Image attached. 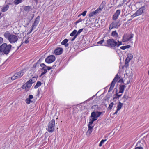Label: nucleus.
I'll list each match as a JSON object with an SVG mask.
<instances>
[{
    "label": "nucleus",
    "instance_id": "e2e57ef3",
    "mask_svg": "<svg viewBox=\"0 0 149 149\" xmlns=\"http://www.w3.org/2000/svg\"><path fill=\"white\" fill-rule=\"evenodd\" d=\"M148 74L149 75V70L148 71Z\"/></svg>",
    "mask_w": 149,
    "mask_h": 149
},
{
    "label": "nucleus",
    "instance_id": "f8f14e48",
    "mask_svg": "<svg viewBox=\"0 0 149 149\" xmlns=\"http://www.w3.org/2000/svg\"><path fill=\"white\" fill-rule=\"evenodd\" d=\"M120 13V10H117L115 13L113 15L112 19L113 20H116L118 18Z\"/></svg>",
    "mask_w": 149,
    "mask_h": 149
},
{
    "label": "nucleus",
    "instance_id": "412c9836",
    "mask_svg": "<svg viewBox=\"0 0 149 149\" xmlns=\"http://www.w3.org/2000/svg\"><path fill=\"white\" fill-rule=\"evenodd\" d=\"M97 118H91L89 119V122L88 124V125L92 126L93 122L97 120Z\"/></svg>",
    "mask_w": 149,
    "mask_h": 149
},
{
    "label": "nucleus",
    "instance_id": "ddd939ff",
    "mask_svg": "<svg viewBox=\"0 0 149 149\" xmlns=\"http://www.w3.org/2000/svg\"><path fill=\"white\" fill-rule=\"evenodd\" d=\"M145 9V6H143L140 8L136 12V14L137 15L139 16L143 12V10Z\"/></svg>",
    "mask_w": 149,
    "mask_h": 149
},
{
    "label": "nucleus",
    "instance_id": "ea45409f",
    "mask_svg": "<svg viewBox=\"0 0 149 149\" xmlns=\"http://www.w3.org/2000/svg\"><path fill=\"white\" fill-rule=\"evenodd\" d=\"M86 11H84L82 13H81V15L83 16H85L86 15Z\"/></svg>",
    "mask_w": 149,
    "mask_h": 149
},
{
    "label": "nucleus",
    "instance_id": "4d7b16f0",
    "mask_svg": "<svg viewBox=\"0 0 149 149\" xmlns=\"http://www.w3.org/2000/svg\"><path fill=\"white\" fill-rule=\"evenodd\" d=\"M56 66V65H54L53 66H52V67H53V68H54Z\"/></svg>",
    "mask_w": 149,
    "mask_h": 149
},
{
    "label": "nucleus",
    "instance_id": "c03bdc74",
    "mask_svg": "<svg viewBox=\"0 0 149 149\" xmlns=\"http://www.w3.org/2000/svg\"><path fill=\"white\" fill-rule=\"evenodd\" d=\"M77 36L75 35L74 36V37L72 38V39L71 40L72 41H73L75 39L77 38Z\"/></svg>",
    "mask_w": 149,
    "mask_h": 149
},
{
    "label": "nucleus",
    "instance_id": "bf43d9fd",
    "mask_svg": "<svg viewBox=\"0 0 149 149\" xmlns=\"http://www.w3.org/2000/svg\"><path fill=\"white\" fill-rule=\"evenodd\" d=\"M22 45V44H21V45H20L19 47H18V49H19V48L20 47V46H21V45Z\"/></svg>",
    "mask_w": 149,
    "mask_h": 149
},
{
    "label": "nucleus",
    "instance_id": "c756f323",
    "mask_svg": "<svg viewBox=\"0 0 149 149\" xmlns=\"http://www.w3.org/2000/svg\"><path fill=\"white\" fill-rule=\"evenodd\" d=\"M31 9V7L29 6H25L24 8V10L26 11H29Z\"/></svg>",
    "mask_w": 149,
    "mask_h": 149
},
{
    "label": "nucleus",
    "instance_id": "58836bf2",
    "mask_svg": "<svg viewBox=\"0 0 149 149\" xmlns=\"http://www.w3.org/2000/svg\"><path fill=\"white\" fill-rule=\"evenodd\" d=\"M84 19L82 20L80 18L76 22V24H77V23H79L80 22H81L83 20H84Z\"/></svg>",
    "mask_w": 149,
    "mask_h": 149
},
{
    "label": "nucleus",
    "instance_id": "a19ab883",
    "mask_svg": "<svg viewBox=\"0 0 149 149\" xmlns=\"http://www.w3.org/2000/svg\"><path fill=\"white\" fill-rule=\"evenodd\" d=\"M3 38L1 37H0V45L2 44L3 43Z\"/></svg>",
    "mask_w": 149,
    "mask_h": 149
},
{
    "label": "nucleus",
    "instance_id": "6e6d98bb",
    "mask_svg": "<svg viewBox=\"0 0 149 149\" xmlns=\"http://www.w3.org/2000/svg\"><path fill=\"white\" fill-rule=\"evenodd\" d=\"M132 20V19H129L128 20H127V23H128V22H129V21H131V20Z\"/></svg>",
    "mask_w": 149,
    "mask_h": 149
},
{
    "label": "nucleus",
    "instance_id": "603ef678",
    "mask_svg": "<svg viewBox=\"0 0 149 149\" xmlns=\"http://www.w3.org/2000/svg\"><path fill=\"white\" fill-rule=\"evenodd\" d=\"M119 110H118V109L113 114L115 115V114H117L118 111H119Z\"/></svg>",
    "mask_w": 149,
    "mask_h": 149
},
{
    "label": "nucleus",
    "instance_id": "0e129e2a",
    "mask_svg": "<svg viewBox=\"0 0 149 149\" xmlns=\"http://www.w3.org/2000/svg\"><path fill=\"white\" fill-rule=\"evenodd\" d=\"M38 17H39V16H38Z\"/></svg>",
    "mask_w": 149,
    "mask_h": 149
},
{
    "label": "nucleus",
    "instance_id": "393cba45",
    "mask_svg": "<svg viewBox=\"0 0 149 149\" xmlns=\"http://www.w3.org/2000/svg\"><path fill=\"white\" fill-rule=\"evenodd\" d=\"M127 57L126 58V60L130 61L133 58L132 55L130 54H129L127 55Z\"/></svg>",
    "mask_w": 149,
    "mask_h": 149
},
{
    "label": "nucleus",
    "instance_id": "4c0bfd02",
    "mask_svg": "<svg viewBox=\"0 0 149 149\" xmlns=\"http://www.w3.org/2000/svg\"><path fill=\"white\" fill-rule=\"evenodd\" d=\"M117 44L118 45H117L116 47H118L120 45H122V42L121 41H118L117 42Z\"/></svg>",
    "mask_w": 149,
    "mask_h": 149
},
{
    "label": "nucleus",
    "instance_id": "423d86ee",
    "mask_svg": "<svg viewBox=\"0 0 149 149\" xmlns=\"http://www.w3.org/2000/svg\"><path fill=\"white\" fill-rule=\"evenodd\" d=\"M121 24L119 20L113 22L109 25V29L111 30L113 28H118L121 25Z\"/></svg>",
    "mask_w": 149,
    "mask_h": 149
},
{
    "label": "nucleus",
    "instance_id": "5fc2aeb1",
    "mask_svg": "<svg viewBox=\"0 0 149 149\" xmlns=\"http://www.w3.org/2000/svg\"><path fill=\"white\" fill-rule=\"evenodd\" d=\"M35 87V88H37V83H36V85L35 86V87Z\"/></svg>",
    "mask_w": 149,
    "mask_h": 149
},
{
    "label": "nucleus",
    "instance_id": "a211bd4d",
    "mask_svg": "<svg viewBox=\"0 0 149 149\" xmlns=\"http://www.w3.org/2000/svg\"><path fill=\"white\" fill-rule=\"evenodd\" d=\"M111 35L115 38H116L118 37V34L116 30L112 31Z\"/></svg>",
    "mask_w": 149,
    "mask_h": 149
},
{
    "label": "nucleus",
    "instance_id": "864d4df0",
    "mask_svg": "<svg viewBox=\"0 0 149 149\" xmlns=\"http://www.w3.org/2000/svg\"><path fill=\"white\" fill-rule=\"evenodd\" d=\"M29 42V41L28 40H25V41L24 42L26 44L28 43Z\"/></svg>",
    "mask_w": 149,
    "mask_h": 149
},
{
    "label": "nucleus",
    "instance_id": "a18cd8bd",
    "mask_svg": "<svg viewBox=\"0 0 149 149\" xmlns=\"http://www.w3.org/2000/svg\"><path fill=\"white\" fill-rule=\"evenodd\" d=\"M119 82H121L122 83H124L123 81V79L122 78L120 79Z\"/></svg>",
    "mask_w": 149,
    "mask_h": 149
},
{
    "label": "nucleus",
    "instance_id": "680f3d73",
    "mask_svg": "<svg viewBox=\"0 0 149 149\" xmlns=\"http://www.w3.org/2000/svg\"><path fill=\"white\" fill-rule=\"evenodd\" d=\"M1 13L0 12V16H1Z\"/></svg>",
    "mask_w": 149,
    "mask_h": 149
},
{
    "label": "nucleus",
    "instance_id": "0eeeda50",
    "mask_svg": "<svg viewBox=\"0 0 149 149\" xmlns=\"http://www.w3.org/2000/svg\"><path fill=\"white\" fill-rule=\"evenodd\" d=\"M133 36L134 35L132 34H125L123 37L122 41L124 42H127L133 38Z\"/></svg>",
    "mask_w": 149,
    "mask_h": 149
},
{
    "label": "nucleus",
    "instance_id": "79ce46f5",
    "mask_svg": "<svg viewBox=\"0 0 149 149\" xmlns=\"http://www.w3.org/2000/svg\"><path fill=\"white\" fill-rule=\"evenodd\" d=\"M138 16L136 14V13H135L134 14L131 16V17L133 18L135 17L136 16Z\"/></svg>",
    "mask_w": 149,
    "mask_h": 149
},
{
    "label": "nucleus",
    "instance_id": "6e6552de",
    "mask_svg": "<svg viewBox=\"0 0 149 149\" xmlns=\"http://www.w3.org/2000/svg\"><path fill=\"white\" fill-rule=\"evenodd\" d=\"M23 75V72L21 71L15 74L14 75L11 77V79L13 80H15L21 77Z\"/></svg>",
    "mask_w": 149,
    "mask_h": 149
},
{
    "label": "nucleus",
    "instance_id": "1a4fd4ad",
    "mask_svg": "<svg viewBox=\"0 0 149 149\" xmlns=\"http://www.w3.org/2000/svg\"><path fill=\"white\" fill-rule=\"evenodd\" d=\"M55 60V57L54 55L48 56L45 59V61L48 63H51Z\"/></svg>",
    "mask_w": 149,
    "mask_h": 149
},
{
    "label": "nucleus",
    "instance_id": "72a5a7b5",
    "mask_svg": "<svg viewBox=\"0 0 149 149\" xmlns=\"http://www.w3.org/2000/svg\"><path fill=\"white\" fill-rule=\"evenodd\" d=\"M130 61H128V60H127L125 59V64L124 65V67L125 68H127L129 66L128 63Z\"/></svg>",
    "mask_w": 149,
    "mask_h": 149
},
{
    "label": "nucleus",
    "instance_id": "f704fd0d",
    "mask_svg": "<svg viewBox=\"0 0 149 149\" xmlns=\"http://www.w3.org/2000/svg\"><path fill=\"white\" fill-rule=\"evenodd\" d=\"M114 104L113 102H111L110 103V104L109 105L108 108L109 109H111L112 108L113 105Z\"/></svg>",
    "mask_w": 149,
    "mask_h": 149
},
{
    "label": "nucleus",
    "instance_id": "4be33fe9",
    "mask_svg": "<svg viewBox=\"0 0 149 149\" xmlns=\"http://www.w3.org/2000/svg\"><path fill=\"white\" fill-rule=\"evenodd\" d=\"M37 80L36 78L35 77H33L31 79H30L28 81L32 85V84L34 83Z\"/></svg>",
    "mask_w": 149,
    "mask_h": 149
},
{
    "label": "nucleus",
    "instance_id": "6ab92c4d",
    "mask_svg": "<svg viewBox=\"0 0 149 149\" xmlns=\"http://www.w3.org/2000/svg\"><path fill=\"white\" fill-rule=\"evenodd\" d=\"M120 77L118 75V74H117L116 75V77L113 79L111 83L113 84H115L117 82V81L119 79H120Z\"/></svg>",
    "mask_w": 149,
    "mask_h": 149
},
{
    "label": "nucleus",
    "instance_id": "de8ad7c7",
    "mask_svg": "<svg viewBox=\"0 0 149 149\" xmlns=\"http://www.w3.org/2000/svg\"><path fill=\"white\" fill-rule=\"evenodd\" d=\"M122 95V94L120 95H118V94H116V96H117V98H119Z\"/></svg>",
    "mask_w": 149,
    "mask_h": 149
},
{
    "label": "nucleus",
    "instance_id": "09e8293b",
    "mask_svg": "<svg viewBox=\"0 0 149 149\" xmlns=\"http://www.w3.org/2000/svg\"><path fill=\"white\" fill-rule=\"evenodd\" d=\"M135 149H143V148L141 147H136Z\"/></svg>",
    "mask_w": 149,
    "mask_h": 149
},
{
    "label": "nucleus",
    "instance_id": "f03ea898",
    "mask_svg": "<svg viewBox=\"0 0 149 149\" xmlns=\"http://www.w3.org/2000/svg\"><path fill=\"white\" fill-rule=\"evenodd\" d=\"M11 47L10 44L7 45L6 43H3L0 46V51L7 54L10 52Z\"/></svg>",
    "mask_w": 149,
    "mask_h": 149
},
{
    "label": "nucleus",
    "instance_id": "f3484780",
    "mask_svg": "<svg viewBox=\"0 0 149 149\" xmlns=\"http://www.w3.org/2000/svg\"><path fill=\"white\" fill-rule=\"evenodd\" d=\"M125 87L126 86L124 85H120L119 87V91L118 93H123Z\"/></svg>",
    "mask_w": 149,
    "mask_h": 149
},
{
    "label": "nucleus",
    "instance_id": "b1692460",
    "mask_svg": "<svg viewBox=\"0 0 149 149\" xmlns=\"http://www.w3.org/2000/svg\"><path fill=\"white\" fill-rule=\"evenodd\" d=\"M9 8V6L8 5H6V6H3L1 9V10L2 12H5L7 11Z\"/></svg>",
    "mask_w": 149,
    "mask_h": 149
},
{
    "label": "nucleus",
    "instance_id": "cd10ccee",
    "mask_svg": "<svg viewBox=\"0 0 149 149\" xmlns=\"http://www.w3.org/2000/svg\"><path fill=\"white\" fill-rule=\"evenodd\" d=\"M130 47V45H125V46H121L120 47V48L122 50H125L126 49L129 48Z\"/></svg>",
    "mask_w": 149,
    "mask_h": 149
},
{
    "label": "nucleus",
    "instance_id": "13d9d810",
    "mask_svg": "<svg viewBox=\"0 0 149 149\" xmlns=\"http://www.w3.org/2000/svg\"><path fill=\"white\" fill-rule=\"evenodd\" d=\"M81 15H81V14H79L78 15V17H80V16H81Z\"/></svg>",
    "mask_w": 149,
    "mask_h": 149
},
{
    "label": "nucleus",
    "instance_id": "3c124183",
    "mask_svg": "<svg viewBox=\"0 0 149 149\" xmlns=\"http://www.w3.org/2000/svg\"><path fill=\"white\" fill-rule=\"evenodd\" d=\"M41 85V83L40 81H38V87L40 86Z\"/></svg>",
    "mask_w": 149,
    "mask_h": 149
},
{
    "label": "nucleus",
    "instance_id": "052dcab7",
    "mask_svg": "<svg viewBox=\"0 0 149 149\" xmlns=\"http://www.w3.org/2000/svg\"><path fill=\"white\" fill-rule=\"evenodd\" d=\"M37 19V17L36 18V20H35V21L34 22V24L36 22V19Z\"/></svg>",
    "mask_w": 149,
    "mask_h": 149
},
{
    "label": "nucleus",
    "instance_id": "4468645a",
    "mask_svg": "<svg viewBox=\"0 0 149 149\" xmlns=\"http://www.w3.org/2000/svg\"><path fill=\"white\" fill-rule=\"evenodd\" d=\"M33 96L32 95H29V96L28 98H26L25 100V102L26 103L29 104L31 102H33V101L31 100L33 98Z\"/></svg>",
    "mask_w": 149,
    "mask_h": 149
},
{
    "label": "nucleus",
    "instance_id": "f257e3e1",
    "mask_svg": "<svg viewBox=\"0 0 149 149\" xmlns=\"http://www.w3.org/2000/svg\"><path fill=\"white\" fill-rule=\"evenodd\" d=\"M5 38L8 39L11 43H15L18 40V38L17 36L11 34L9 32H6L4 34Z\"/></svg>",
    "mask_w": 149,
    "mask_h": 149
},
{
    "label": "nucleus",
    "instance_id": "9b49d317",
    "mask_svg": "<svg viewBox=\"0 0 149 149\" xmlns=\"http://www.w3.org/2000/svg\"><path fill=\"white\" fill-rule=\"evenodd\" d=\"M102 113V112L93 111L92 112L90 117L92 118H97L99 117Z\"/></svg>",
    "mask_w": 149,
    "mask_h": 149
},
{
    "label": "nucleus",
    "instance_id": "c9c22d12",
    "mask_svg": "<svg viewBox=\"0 0 149 149\" xmlns=\"http://www.w3.org/2000/svg\"><path fill=\"white\" fill-rule=\"evenodd\" d=\"M83 30V29H80L77 32V33L76 35L77 36L78 35H79L81 32H82Z\"/></svg>",
    "mask_w": 149,
    "mask_h": 149
},
{
    "label": "nucleus",
    "instance_id": "20e7f679",
    "mask_svg": "<svg viewBox=\"0 0 149 149\" xmlns=\"http://www.w3.org/2000/svg\"><path fill=\"white\" fill-rule=\"evenodd\" d=\"M40 66L42 68L41 70L42 72L40 76V77H41L42 76V77H44L45 74L47 72V69L48 70H49L53 68V67L46 66L44 63L41 64Z\"/></svg>",
    "mask_w": 149,
    "mask_h": 149
},
{
    "label": "nucleus",
    "instance_id": "39448f33",
    "mask_svg": "<svg viewBox=\"0 0 149 149\" xmlns=\"http://www.w3.org/2000/svg\"><path fill=\"white\" fill-rule=\"evenodd\" d=\"M55 126V120L52 119L48 124V127L47 128V131L50 133L52 132L54 130Z\"/></svg>",
    "mask_w": 149,
    "mask_h": 149
},
{
    "label": "nucleus",
    "instance_id": "c85d7f7f",
    "mask_svg": "<svg viewBox=\"0 0 149 149\" xmlns=\"http://www.w3.org/2000/svg\"><path fill=\"white\" fill-rule=\"evenodd\" d=\"M123 104L121 103L120 102H119L118 105L117 106V109H118V110H120L123 106Z\"/></svg>",
    "mask_w": 149,
    "mask_h": 149
},
{
    "label": "nucleus",
    "instance_id": "e433bc0d",
    "mask_svg": "<svg viewBox=\"0 0 149 149\" xmlns=\"http://www.w3.org/2000/svg\"><path fill=\"white\" fill-rule=\"evenodd\" d=\"M104 42V39H103L98 42H97V44H99L100 45H102Z\"/></svg>",
    "mask_w": 149,
    "mask_h": 149
},
{
    "label": "nucleus",
    "instance_id": "7ed1b4c3",
    "mask_svg": "<svg viewBox=\"0 0 149 149\" xmlns=\"http://www.w3.org/2000/svg\"><path fill=\"white\" fill-rule=\"evenodd\" d=\"M117 45V42L115 40L110 39L107 40L106 44L102 45L107 46L112 49H114L116 47Z\"/></svg>",
    "mask_w": 149,
    "mask_h": 149
},
{
    "label": "nucleus",
    "instance_id": "2f4dec72",
    "mask_svg": "<svg viewBox=\"0 0 149 149\" xmlns=\"http://www.w3.org/2000/svg\"><path fill=\"white\" fill-rule=\"evenodd\" d=\"M22 1V0H15L14 2V4L17 5Z\"/></svg>",
    "mask_w": 149,
    "mask_h": 149
},
{
    "label": "nucleus",
    "instance_id": "8fccbe9b",
    "mask_svg": "<svg viewBox=\"0 0 149 149\" xmlns=\"http://www.w3.org/2000/svg\"><path fill=\"white\" fill-rule=\"evenodd\" d=\"M37 65V62L33 66V68H36Z\"/></svg>",
    "mask_w": 149,
    "mask_h": 149
},
{
    "label": "nucleus",
    "instance_id": "7c9ffc66",
    "mask_svg": "<svg viewBox=\"0 0 149 149\" xmlns=\"http://www.w3.org/2000/svg\"><path fill=\"white\" fill-rule=\"evenodd\" d=\"M77 31L76 30H74L70 34V35L71 36H74L77 33Z\"/></svg>",
    "mask_w": 149,
    "mask_h": 149
},
{
    "label": "nucleus",
    "instance_id": "473e14b6",
    "mask_svg": "<svg viewBox=\"0 0 149 149\" xmlns=\"http://www.w3.org/2000/svg\"><path fill=\"white\" fill-rule=\"evenodd\" d=\"M107 141L106 139H103L99 143V146L101 147L102 146V144L104 143Z\"/></svg>",
    "mask_w": 149,
    "mask_h": 149
},
{
    "label": "nucleus",
    "instance_id": "49530a36",
    "mask_svg": "<svg viewBox=\"0 0 149 149\" xmlns=\"http://www.w3.org/2000/svg\"><path fill=\"white\" fill-rule=\"evenodd\" d=\"M123 99H124V101H125V100L127 99V98L126 97V96L125 95H124L123 97Z\"/></svg>",
    "mask_w": 149,
    "mask_h": 149
},
{
    "label": "nucleus",
    "instance_id": "5701e85b",
    "mask_svg": "<svg viewBox=\"0 0 149 149\" xmlns=\"http://www.w3.org/2000/svg\"><path fill=\"white\" fill-rule=\"evenodd\" d=\"M88 129L87 132V133L90 134L92 132L93 127L92 126L88 125Z\"/></svg>",
    "mask_w": 149,
    "mask_h": 149
},
{
    "label": "nucleus",
    "instance_id": "2eb2a0df",
    "mask_svg": "<svg viewBox=\"0 0 149 149\" xmlns=\"http://www.w3.org/2000/svg\"><path fill=\"white\" fill-rule=\"evenodd\" d=\"M63 52V49L62 48H58L54 51V53L56 55H59L61 54Z\"/></svg>",
    "mask_w": 149,
    "mask_h": 149
},
{
    "label": "nucleus",
    "instance_id": "a878e982",
    "mask_svg": "<svg viewBox=\"0 0 149 149\" xmlns=\"http://www.w3.org/2000/svg\"><path fill=\"white\" fill-rule=\"evenodd\" d=\"M105 2H102V4H101L100 6V7L97 8V9H98L99 10V12L104 7L105 5Z\"/></svg>",
    "mask_w": 149,
    "mask_h": 149
},
{
    "label": "nucleus",
    "instance_id": "dca6fc26",
    "mask_svg": "<svg viewBox=\"0 0 149 149\" xmlns=\"http://www.w3.org/2000/svg\"><path fill=\"white\" fill-rule=\"evenodd\" d=\"M99 13V10L97 9L95 11L89 13V16L90 17H92L96 15L97 14Z\"/></svg>",
    "mask_w": 149,
    "mask_h": 149
},
{
    "label": "nucleus",
    "instance_id": "9d476101",
    "mask_svg": "<svg viewBox=\"0 0 149 149\" xmlns=\"http://www.w3.org/2000/svg\"><path fill=\"white\" fill-rule=\"evenodd\" d=\"M31 86V84L28 81L26 83L22 85V88L24 89L25 91L27 92L29 90Z\"/></svg>",
    "mask_w": 149,
    "mask_h": 149
},
{
    "label": "nucleus",
    "instance_id": "aec40b11",
    "mask_svg": "<svg viewBox=\"0 0 149 149\" xmlns=\"http://www.w3.org/2000/svg\"><path fill=\"white\" fill-rule=\"evenodd\" d=\"M68 41V40L67 39H65L62 42L61 44L62 45H65V47H67L69 45L68 43H67Z\"/></svg>",
    "mask_w": 149,
    "mask_h": 149
},
{
    "label": "nucleus",
    "instance_id": "37998d69",
    "mask_svg": "<svg viewBox=\"0 0 149 149\" xmlns=\"http://www.w3.org/2000/svg\"><path fill=\"white\" fill-rule=\"evenodd\" d=\"M34 25H32V28L31 29V31H30V32L29 33H27L28 34H29L30 33H31L32 31V30L34 29Z\"/></svg>",
    "mask_w": 149,
    "mask_h": 149
},
{
    "label": "nucleus",
    "instance_id": "bb28decb",
    "mask_svg": "<svg viewBox=\"0 0 149 149\" xmlns=\"http://www.w3.org/2000/svg\"><path fill=\"white\" fill-rule=\"evenodd\" d=\"M115 85V84H113L112 83H111L110 87L108 90V92H111L112 91L113 88L114 87Z\"/></svg>",
    "mask_w": 149,
    "mask_h": 149
}]
</instances>
